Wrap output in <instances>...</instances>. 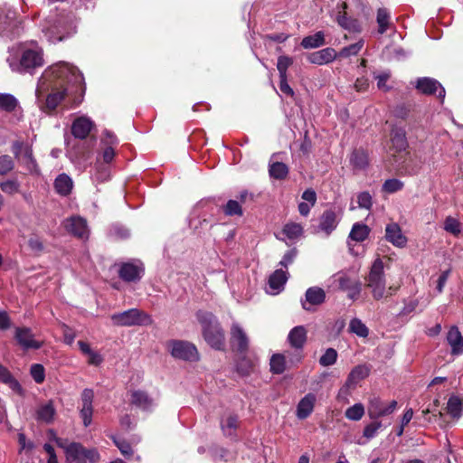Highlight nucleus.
<instances>
[{"instance_id": "obj_13", "label": "nucleus", "mask_w": 463, "mask_h": 463, "mask_svg": "<svg viewBox=\"0 0 463 463\" xmlns=\"http://www.w3.org/2000/svg\"><path fill=\"white\" fill-rule=\"evenodd\" d=\"M231 344L241 354H245L249 349V338L238 324H233L231 328Z\"/></svg>"}, {"instance_id": "obj_25", "label": "nucleus", "mask_w": 463, "mask_h": 463, "mask_svg": "<svg viewBox=\"0 0 463 463\" xmlns=\"http://www.w3.org/2000/svg\"><path fill=\"white\" fill-rule=\"evenodd\" d=\"M447 341L451 347L452 354H463V335L458 326H453L449 328L447 335Z\"/></svg>"}, {"instance_id": "obj_30", "label": "nucleus", "mask_w": 463, "mask_h": 463, "mask_svg": "<svg viewBox=\"0 0 463 463\" xmlns=\"http://www.w3.org/2000/svg\"><path fill=\"white\" fill-rule=\"evenodd\" d=\"M350 162L356 169H364L368 164V154L362 148L354 149L350 156Z\"/></svg>"}, {"instance_id": "obj_27", "label": "nucleus", "mask_w": 463, "mask_h": 463, "mask_svg": "<svg viewBox=\"0 0 463 463\" xmlns=\"http://www.w3.org/2000/svg\"><path fill=\"white\" fill-rule=\"evenodd\" d=\"M337 226L336 214L333 210H326L319 222V229L329 235Z\"/></svg>"}, {"instance_id": "obj_57", "label": "nucleus", "mask_w": 463, "mask_h": 463, "mask_svg": "<svg viewBox=\"0 0 463 463\" xmlns=\"http://www.w3.org/2000/svg\"><path fill=\"white\" fill-rule=\"evenodd\" d=\"M298 250L296 249H292L288 250L282 260L279 261V265L283 268H288V265L292 264L295 258L297 257Z\"/></svg>"}, {"instance_id": "obj_58", "label": "nucleus", "mask_w": 463, "mask_h": 463, "mask_svg": "<svg viewBox=\"0 0 463 463\" xmlns=\"http://www.w3.org/2000/svg\"><path fill=\"white\" fill-rule=\"evenodd\" d=\"M337 23L345 29H353L354 27L355 21L347 17L345 13H339L337 16Z\"/></svg>"}, {"instance_id": "obj_5", "label": "nucleus", "mask_w": 463, "mask_h": 463, "mask_svg": "<svg viewBox=\"0 0 463 463\" xmlns=\"http://www.w3.org/2000/svg\"><path fill=\"white\" fill-rule=\"evenodd\" d=\"M171 355L186 362H197L200 358L196 346L184 340H172L167 344Z\"/></svg>"}, {"instance_id": "obj_64", "label": "nucleus", "mask_w": 463, "mask_h": 463, "mask_svg": "<svg viewBox=\"0 0 463 463\" xmlns=\"http://www.w3.org/2000/svg\"><path fill=\"white\" fill-rule=\"evenodd\" d=\"M369 87V80L365 77L358 78L354 82V89L361 92L365 91Z\"/></svg>"}, {"instance_id": "obj_8", "label": "nucleus", "mask_w": 463, "mask_h": 463, "mask_svg": "<svg viewBox=\"0 0 463 463\" xmlns=\"http://www.w3.org/2000/svg\"><path fill=\"white\" fill-rule=\"evenodd\" d=\"M43 65V57L40 48H25L22 51L19 62L20 71H31Z\"/></svg>"}, {"instance_id": "obj_36", "label": "nucleus", "mask_w": 463, "mask_h": 463, "mask_svg": "<svg viewBox=\"0 0 463 463\" xmlns=\"http://www.w3.org/2000/svg\"><path fill=\"white\" fill-rule=\"evenodd\" d=\"M378 24V33L383 34L390 27V13L386 8H379L377 11V18Z\"/></svg>"}, {"instance_id": "obj_56", "label": "nucleus", "mask_w": 463, "mask_h": 463, "mask_svg": "<svg viewBox=\"0 0 463 463\" xmlns=\"http://www.w3.org/2000/svg\"><path fill=\"white\" fill-rule=\"evenodd\" d=\"M357 203L360 208L369 210L372 207V196L368 192H362L357 196Z\"/></svg>"}, {"instance_id": "obj_62", "label": "nucleus", "mask_w": 463, "mask_h": 463, "mask_svg": "<svg viewBox=\"0 0 463 463\" xmlns=\"http://www.w3.org/2000/svg\"><path fill=\"white\" fill-rule=\"evenodd\" d=\"M252 366H253V364H252V363L250 361L242 360L241 362H240L238 364L237 370L242 375H247L251 371Z\"/></svg>"}, {"instance_id": "obj_20", "label": "nucleus", "mask_w": 463, "mask_h": 463, "mask_svg": "<svg viewBox=\"0 0 463 463\" xmlns=\"http://www.w3.org/2000/svg\"><path fill=\"white\" fill-rule=\"evenodd\" d=\"M66 230L74 236L85 239L88 237V227L86 221L81 217H71L65 221Z\"/></svg>"}, {"instance_id": "obj_22", "label": "nucleus", "mask_w": 463, "mask_h": 463, "mask_svg": "<svg viewBox=\"0 0 463 463\" xmlns=\"http://www.w3.org/2000/svg\"><path fill=\"white\" fill-rule=\"evenodd\" d=\"M408 147L406 132L402 128H392L391 130V150L395 153L404 151Z\"/></svg>"}, {"instance_id": "obj_32", "label": "nucleus", "mask_w": 463, "mask_h": 463, "mask_svg": "<svg viewBox=\"0 0 463 463\" xmlns=\"http://www.w3.org/2000/svg\"><path fill=\"white\" fill-rule=\"evenodd\" d=\"M269 174L274 179L283 180L288 175V167L284 163L273 162L269 164Z\"/></svg>"}, {"instance_id": "obj_53", "label": "nucleus", "mask_w": 463, "mask_h": 463, "mask_svg": "<svg viewBox=\"0 0 463 463\" xmlns=\"http://www.w3.org/2000/svg\"><path fill=\"white\" fill-rule=\"evenodd\" d=\"M403 187V183L398 179H388L383 184V190L384 192L392 194L400 191Z\"/></svg>"}, {"instance_id": "obj_12", "label": "nucleus", "mask_w": 463, "mask_h": 463, "mask_svg": "<svg viewBox=\"0 0 463 463\" xmlns=\"http://www.w3.org/2000/svg\"><path fill=\"white\" fill-rule=\"evenodd\" d=\"M415 88L420 93L423 95L430 96L437 94V97L441 99L445 98V89L437 80L433 78L422 77L417 79Z\"/></svg>"}, {"instance_id": "obj_59", "label": "nucleus", "mask_w": 463, "mask_h": 463, "mask_svg": "<svg viewBox=\"0 0 463 463\" xmlns=\"http://www.w3.org/2000/svg\"><path fill=\"white\" fill-rule=\"evenodd\" d=\"M44 35L50 43H55L57 42H61L64 39V35L60 33L54 32L53 29L48 28L47 30H43Z\"/></svg>"}, {"instance_id": "obj_1", "label": "nucleus", "mask_w": 463, "mask_h": 463, "mask_svg": "<svg viewBox=\"0 0 463 463\" xmlns=\"http://www.w3.org/2000/svg\"><path fill=\"white\" fill-rule=\"evenodd\" d=\"M84 78L75 66L60 61L48 67L36 89L38 105L45 113H52L70 91H84Z\"/></svg>"}, {"instance_id": "obj_2", "label": "nucleus", "mask_w": 463, "mask_h": 463, "mask_svg": "<svg viewBox=\"0 0 463 463\" xmlns=\"http://www.w3.org/2000/svg\"><path fill=\"white\" fill-rule=\"evenodd\" d=\"M196 318L202 326L203 336L207 344L216 350H223L225 335L216 317L211 312L199 310Z\"/></svg>"}, {"instance_id": "obj_48", "label": "nucleus", "mask_w": 463, "mask_h": 463, "mask_svg": "<svg viewBox=\"0 0 463 463\" xmlns=\"http://www.w3.org/2000/svg\"><path fill=\"white\" fill-rule=\"evenodd\" d=\"M292 63L293 59L288 56L281 55L278 58L277 69L279 71V77L287 76V71Z\"/></svg>"}, {"instance_id": "obj_4", "label": "nucleus", "mask_w": 463, "mask_h": 463, "mask_svg": "<svg viewBox=\"0 0 463 463\" xmlns=\"http://www.w3.org/2000/svg\"><path fill=\"white\" fill-rule=\"evenodd\" d=\"M110 319L114 326L126 327L151 326L154 323L149 314L138 308L114 313L110 316Z\"/></svg>"}, {"instance_id": "obj_9", "label": "nucleus", "mask_w": 463, "mask_h": 463, "mask_svg": "<svg viewBox=\"0 0 463 463\" xmlns=\"http://www.w3.org/2000/svg\"><path fill=\"white\" fill-rule=\"evenodd\" d=\"M341 290L347 292V297L355 300L361 294L362 283L358 279L352 278L345 272H338L334 276Z\"/></svg>"}, {"instance_id": "obj_21", "label": "nucleus", "mask_w": 463, "mask_h": 463, "mask_svg": "<svg viewBox=\"0 0 463 463\" xmlns=\"http://www.w3.org/2000/svg\"><path fill=\"white\" fill-rule=\"evenodd\" d=\"M337 57L335 49L327 47L317 52L308 53L307 56L310 63L323 65L333 61Z\"/></svg>"}, {"instance_id": "obj_29", "label": "nucleus", "mask_w": 463, "mask_h": 463, "mask_svg": "<svg viewBox=\"0 0 463 463\" xmlns=\"http://www.w3.org/2000/svg\"><path fill=\"white\" fill-rule=\"evenodd\" d=\"M72 186V180L66 174L59 175L54 181L56 193L62 196L68 195L71 192Z\"/></svg>"}, {"instance_id": "obj_23", "label": "nucleus", "mask_w": 463, "mask_h": 463, "mask_svg": "<svg viewBox=\"0 0 463 463\" xmlns=\"http://www.w3.org/2000/svg\"><path fill=\"white\" fill-rule=\"evenodd\" d=\"M385 238L388 241L396 247L402 248L407 243L406 237L402 234L400 226L397 223H390L385 229Z\"/></svg>"}, {"instance_id": "obj_26", "label": "nucleus", "mask_w": 463, "mask_h": 463, "mask_svg": "<svg viewBox=\"0 0 463 463\" xmlns=\"http://www.w3.org/2000/svg\"><path fill=\"white\" fill-rule=\"evenodd\" d=\"M290 345L296 349H302L307 341V330L303 326L292 328L288 335Z\"/></svg>"}, {"instance_id": "obj_11", "label": "nucleus", "mask_w": 463, "mask_h": 463, "mask_svg": "<svg viewBox=\"0 0 463 463\" xmlns=\"http://www.w3.org/2000/svg\"><path fill=\"white\" fill-rule=\"evenodd\" d=\"M326 291L320 287H310L306 290L305 298L301 299V307L304 310L313 312L316 307L321 306L326 301Z\"/></svg>"}, {"instance_id": "obj_45", "label": "nucleus", "mask_w": 463, "mask_h": 463, "mask_svg": "<svg viewBox=\"0 0 463 463\" xmlns=\"http://www.w3.org/2000/svg\"><path fill=\"white\" fill-rule=\"evenodd\" d=\"M302 232V226L296 222L288 223L283 228V233L290 240L298 238Z\"/></svg>"}, {"instance_id": "obj_6", "label": "nucleus", "mask_w": 463, "mask_h": 463, "mask_svg": "<svg viewBox=\"0 0 463 463\" xmlns=\"http://www.w3.org/2000/svg\"><path fill=\"white\" fill-rule=\"evenodd\" d=\"M66 459L69 463H85L87 460L96 462L99 458L95 449H85L80 443L72 442L65 448Z\"/></svg>"}, {"instance_id": "obj_15", "label": "nucleus", "mask_w": 463, "mask_h": 463, "mask_svg": "<svg viewBox=\"0 0 463 463\" xmlns=\"http://www.w3.org/2000/svg\"><path fill=\"white\" fill-rule=\"evenodd\" d=\"M130 403L146 411H151L156 405L154 399L146 392L142 390L130 392Z\"/></svg>"}, {"instance_id": "obj_41", "label": "nucleus", "mask_w": 463, "mask_h": 463, "mask_svg": "<svg viewBox=\"0 0 463 463\" xmlns=\"http://www.w3.org/2000/svg\"><path fill=\"white\" fill-rule=\"evenodd\" d=\"M0 381L7 383L13 390H21L20 383L13 377L6 367L0 364Z\"/></svg>"}, {"instance_id": "obj_49", "label": "nucleus", "mask_w": 463, "mask_h": 463, "mask_svg": "<svg viewBox=\"0 0 463 463\" xmlns=\"http://www.w3.org/2000/svg\"><path fill=\"white\" fill-rule=\"evenodd\" d=\"M28 246L35 254H40L44 250L43 240L36 234H32L30 236L28 240Z\"/></svg>"}, {"instance_id": "obj_10", "label": "nucleus", "mask_w": 463, "mask_h": 463, "mask_svg": "<svg viewBox=\"0 0 463 463\" xmlns=\"http://www.w3.org/2000/svg\"><path fill=\"white\" fill-rule=\"evenodd\" d=\"M396 408L397 402L395 400L385 403L380 398L373 397L369 401L367 413L371 420H379L382 417L392 414Z\"/></svg>"}, {"instance_id": "obj_31", "label": "nucleus", "mask_w": 463, "mask_h": 463, "mask_svg": "<svg viewBox=\"0 0 463 463\" xmlns=\"http://www.w3.org/2000/svg\"><path fill=\"white\" fill-rule=\"evenodd\" d=\"M325 44V34L319 31L312 35L306 36L301 41V46L304 49L318 48Z\"/></svg>"}, {"instance_id": "obj_55", "label": "nucleus", "mask_w": 463, "mask_h": 463, "mask_svg": "<svg viewBox=\"0 0 463 463\" xmlns=\"http://www.w3.org/2000/svg\"><path fill=\"white\" fill-rule=\"evenodd\" d=\"M391 77L390 71H383L380 74L374 73V79L377 80V87L379 90L387 92L391 90V87H389L386 82Z\"/></svg>"}, {"instance_id": "obj_38", "label": "nucleus", "mask_w": 463, "mask_h": 463, "mask_svg": "<svg viewBox=\"0 0 463 463\" xmlns=\"http://www.w3.org/2000/svg\"><path fill=\"white\" fill-rule=\"evenodd\" d=\"M462 401L458 396H451L447 404L448 413L453 418H459L462 414Z\"/></svg>"}, {"instance_id": "obj_7", "label": "nucleus", "mask_w": 463, "mask_h": 463, "mask_svg": "<svg viewBox=\"0 0 463 463\" xmlns=\"http://www.w3.org/2000/svg\"><path fill=\"white\" fill-rule=\"evenodd\" d=\"M12 152L15 158L30 172H37V163L33 155L32 146L24 141H14L12 145Z\"/></svg>"}, {"instance_id": "obj_42", "label": "nucleus", "mask_w": 463, "mask_h": 463, "mask_svg": "<svg viewBox=\"0 0 463 463\" xmlns=\"http://www.w3.org/2000/svg\"><path fill=\"white\" fill-rule=\"evenodd\" d=\"M223 213L227 216H241L243 211L241 203L237 200H229L222 207Z\"/></svg>"}, {"instance_id": "obj_18", "label": "nucleus", "mask_w": 463, "mask_h": 463, "mask_svg": "<svg viewBox=\"0 0 463 463\" xmlns=\"http://www.w3.org/2000/svg\"><path fill=\"white\" fill-rule=\"evenodd\" d=\"M15 339L24 350H36L42 347V343L33 338L31 329L27 327H17L15 329Z\"/></svg>"}, {"instance_id": "obj_35", "label": "nucleus", "mask_w": 463, "mask_h": 463, "mask_svg": "<svg viewBox=\"0 0 463 463\" xmlns=\"http://www.w3.org/2000/svg\"><path fill=\"white\" fill-rule=\"evenodd\" d=\"M239 426V419L237 415H229L225 420L221 421V428L225 436L232 437L234 435Z\"/></svg>"}, {"instance_id": "obj_46", "label": "nucleus", "mask_w": 463, "mask_h": 463, "mask_svg": "<svg viewBox=\"0 0 463 463\" xmlns=\"http://www.w3.org/2000/svg\"><path fill=\"white\" fill-rule=\"evenodd\" d=\"M17 106V99L11 94H0V108L11 112Z\"/></svg>"}, {"instance_id": "obj_24", "label": "nucleus", "mask_w": 463, "mask_h": 463, "mask_svg": "<svg viewBox=\"0 0 463 463\" xmlns=\"http://www.w3.org/2000/svg\"><path fill=\"white\" fill-rule=\"evenodd\" d=\"M317 401L314 393H307L298 402L297 407V417L300 420L307 418L313 411Z\"/></svg>"}, {"instance_id": "obj_16", "label": "nucleus", "mask_w": 463, "mask_h": 463, "mask_svg": "<svg viewBox=\"0 0 463 463\" xmlns=\"http://www.w3.org/2000/svg\"><path fill=\"white\" fill-rule=\"evenodd\" d=\"M94 392L91 389H84L81 392V402L82 408L80 409V414L83 420L85 427H88L91 423L93 414V402Z\"/></svg>"}, {"instance_id": "obj_3", "label": "nucleus", "mask_w": 463, "mask_h": 463, "mask_svg": "<svg viewBox=\"0 0 463 463\" xmlns=\"http://www.w3.org/2000/svg\"><path fill=\"white\" fill-rule=\"evenodd\" d=\"M365 281L373 299L381 300L387 298L383 262L380 258L373 261L368 275L365 277Z\"/></svg>"}, {"instance_id": "obj_63", "label": "nucleus", "mask_w": 463, "mask_h": 463, "mask_svg": "<svg viewBox=\"0 0 463 463\" xmlns=\"http://www.w3.org/2000/svg\"><path fill=\"white\" fill-rule=\"evenodd\" d=\"M302 199L314 205L317 202V194L313 189H307L302 194Z\"/></svg>"}, {"instance_id": "obj_40", "label": "nucleus", "mask_w": 463, "mask_h": 463, "mask_svg": "<svg viewBox=\"0 0 463 463\" xmlns=\"http://www.w3.org/2000/svg\"><path fill=\"white\" fill-rule=\"evenodd\" d=\"M270 371L273 373L280 374L286 370L285 356L280 354H275L270 359Z\"/></svg>"}, {"instance_id": "obj_33", "label": "nucleus", "mask_w": 463, "mask_h": 463, "mask_svg": "<svg viewBox=\"0 0 463 463\" xmlns=\"http://www.w3.org/2000/svg\"><path fill=\"white\" fill-rule=\"evenodd\" d=\"M55 409L52 401L43 404L37 410V420L50 423L53 420Z\"/></svg>"}, {"instance_id": "obj_37", "label": "nucleus", "mask_w": 463, "mask_h": 463, "mask_svg": "<svg viewBox=\"0 0 463 463\" xmlns=\"http://www.w3.org/2000/svg\"><path fill=\"white\" fill-rule=\"evenodd\" d=\"M364 45V41L363 39L359 40L355 43L350 44L342 48L337 53V57L340 58H349L351 56L357 55L359 52L363 49Z\"/></svg>"}, {"instance_id": "obj_52", "label": "nucleus", "mask_w": 463, "mask_h": 463, "mask_svg": "<svg viewBox=\"0 0 463 463\" xmlns=\"http://www.w3.org/2000/svg\"><path fill=\"white\" fill-rule=\"evenodd\" d=\"M14 164L8 155L0 156V175H5L14 169Z\"/></svg>"}, {"instance_id": "obj_14", "label": "nucleus", "mask_w": 463, "mask_h": 463, "mask_svg": "<svg viewBox=\"0 0 463 463\" xmlns=\"http://www.w3.org/2000/svg\"><path fill=\"white\" fill-rule=\"evenodd\" d=\"M95 128L94 122L87 117H79L72 122L71 134L75 138L85 139Z\"/></svg>"}, {"instance_id": "obj_39", "label": "nucleus", "mask_w": 463, "mask_h": 463, "mask_svg": "<svg viewBox=\"0 0 463 463\" xmlns=\"http://www.w3.org/2000/svg\"><path fill=\"white\" fill-rule=\"evenodd\" d=\"M349 331L359 337H367L369 329L359 318H353L349 323Z\"/></svg>"}, {"instance_id": "obj_19", "label": "nucleus", "mask_w": 463, "mask_h": 463, "mask_svg": "<svg viewBox=\"0 0 463 463\" xmlns=\"http://www.w3.org/2000/svg\"><path fill=\"white\" fill-rule=\"evenodd\" d=\"M370 373V368L365 364L356 365L349 373L345 385L341 389V392L347 391L350 388L355 387V385L366 378Z\"/></svg>"}, {"instance_id": "obj_34", "label": "nucleus", "mask_w": 463, "mask_h": 463, "mask_svg": "<svg viewBox=\"0 0 463 463\" xmlns=\"http://www.w3.org/2000/svg\"><path fill=\"white\" fill-rule=\"evenodd\" d=\"M370 229L367 225L356 222L353 225L349 238L355 241H364L369 235Z\"/></svg>"}, {"instance_id": "obj_47", "label": "nucleus", "mask_w": 463, "mask_h": 463, "mask_svg": "<svg viewBox=\"0 0 463 463\" xmlns=\"http://www.w3.org/2000/svg\"><path fill=\"white\" fill-rule=\"evenodd\" d=\"M337 359V352L334 348H327L320 357L319 364L323 366L333 365Z\"/></svg>"}, {"instance_id": "obj_17", "label": "nucleus", "mask_w": 463, "mask_h": 463, "mask_svg": "<svg viewBox=\"0 0 463 463\" xmlns=\"http://www.w3.org/2000/svg\"><path fill=\"white\" fill-rule=\"evenodd\" d=\"M144 273L142 264H134L131 262L123 263L119 269L118 275L120 279L127 282L138 281Z\"/></svg>"}, {"instance_id": "obj_60", "label": "nucleus", "mask_w": 463, "mask_h": 463, "mask_svg": "<svg viewBox=\"0 0 463 463\" xmlns=\"http://www.w3.org/2000/svg\"><path fill=\"white\" fill-rule=\"evenodd\" d=\"M0 186L3 192L8 194H14L18 191L17 182L12 180L1 183Z\"/></svg>"}, {"instance_id": "obj_28", "label": "nucleus", "mask_w": 463, "mask_h": 463, "mask_svg": "<svg viewBox=\"0 0 463 463\" xmlns=\"http://www.w3.org/2000/svg\"><path fill=\"white\" fill-rule=\"evenodd\" d=\"M288 279V273L282 269H276L269 278V286L271 289H273L276 293H279L284 288V285L286 284Z\"/></svg>"}, {"instance_id": "obj_50", "label": "nucleus", "mask_w": 463, "mask_h": 463, "mask_svg": "<svg viewBox=\"0 0 463 463\" xmlns=\"http://www.w3.org/2000/svg\"><path fill=\"white\" fill-rule=\"evenodd\" d=\"M444 230L453 235H458L460 233V223L457 219L449 216L445 220Z\"/></svg>"}, {"instance_id": "obj_44", "label": "nucleus", "mask_w": 463, "mask_h": 463, "mask_svg": "<svg viewBox=\"0 0 463 463\" xmlns=\"http://www.w3.org/2000/svg\"><path fill=\"white\" fill-rule=\"evenodd\" d=\"M382 427L383 424L379 420H372V422H370L364 428L363 436L367 440L372 439L377 435L378 430Z\"/></svg>"}, {"instance_id": "obj_51", "label": "nucleus", "mask_w": 463, "mask_h": 463, "mask_svg": "<svg viewBox=\"0 0 463 463\" xmlns=\"http://www.w3.org/2000/svg\"><path fill=\"white\" fill-rule=\"evenodd\" d=\"M30 373L37 383H42L45 379L44 367L40 364H34L31 366Z\"/></svg>"}, {"instance_id": "obj_43", "label": "nucleus", "mask_w": 463, "mask_h": 463, "mask_svg": "<svg viewBox=\"0 0 463 463\" xmlns=\"http://www.w3.org/2000/svg\"><path fill=\"white\" fill-rule=\"evenodd\" d=\"M364 414V407L362 403H355L349 407L345 412V417L351 420H359L363 418Z\"/></svg>"}, {"instance_id": "obj_54", "label": "nucleus", "mask_w": 463, "mask_h": 463, "mask_svg": "<svg viewBox=\"0 0 463 463\" xmlns=\"http://www.w3.org/2000/svg\"><path fill=\"white\" fill-rule=\"evenodd\" d=\"M113 441L123 456L130 458L133 455L132 447L127 440L114 438Z\"/></svg>"}, {"instance_id": "obj_61", "label": "nucleus", "mask_w": 463, "mask_h": 463, "mask_svg": "<svg viewBox=\"0 0 463 463\" xmlns=\"http://www.w3.org/2000/svg\"><path fill=\"white\" fill-rule=\"evenodd\" d=\"M279 89L280 91L283 92L284 94L290 97L294 96V91L288 83V76L279 77Z\"/></svg>"}]
</instances>
